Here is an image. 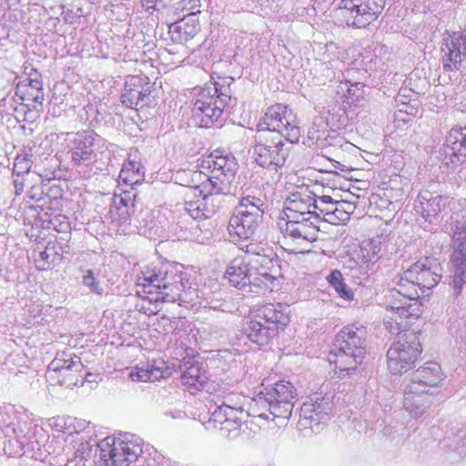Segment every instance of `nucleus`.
Returning <instances> with one entry per match:
<instances>
[{
	"mask_svg": "<svg viewBox=\"0 0 466 466\" xmlns=\"http://www.w3.org/2000/svg\"><path fill=\"white\" fill-rule=\"evenodd\" d=\"M441 266L434 258L426 257L412 264L390 290L394 301L387 307L389 318L400 325L399 319L419 317L421 314L419 290L423 295L434 288L441 280Z\"/></svg>",
	"mask_w": 466,
	"mask_h": 466,
	"instance_id": "obj_1",
	"label": "nucleus"
},
{
	"mask_svg": "<svg viewBox=\"0 0 466 466\" xmlns=\"http://www.w3.org/2000/svg\"><path fill=\"white\" fill-rule=\"evenodd\" d=\"M314 197L300 192L289 196L283 208L284 216L278 222L279 229L290 253H306L318 238V219L312 212Z\"/></svg>",
	"mask_w": 466,
	"mask_h": 466,
	"instance_id": "obj_2",
	"label": "nucleus"
},
{
	"mask_svg": "<svg viewBox=\"0 0 466 466\" xmlns=\"http://www.w3.org/2000/svg\"><path fill=\"white\" fill-rule=\"evenodd\" d=\"M207 167L210 169L208 183L203 184V195L200 198V207L194 217V224L185 227V231L195 235L199 229L198 219L208 218L215 215L221 206L220 195L231 193L232 184L236 177L238 163L232 156H224L218 152L211 153L204 160Z\"/></svg>",
	"mask_w": 466,
	"mask_h": 466,
	"instance_id": "obj_3",
	"label": "nucleus"
},
{
	"mask_svg": "<svg viewBox=\"0 0 466 466\" xmlns=\"http://www.w3.org/2000/svg\"><path fill=\"white\" fill-rule=\"evenodd\" d=\"M143 286L147 287L148 293L158 296L156 301L178 302L179 305L197 303L199 290L195 279L187 273L177 271L170 264L165 263L143 272Z\"/></svg>",
	"mask_w": 466,
	"mask_h": 466,
	"instance_id": "obj_4",
	"label": "nucleus"
},
{
	"mask_svg": "<svg viewBox=\"0 0 466 466\" xmlns=\"http://www.w3.org/2000/svg\"><path fill=\"white\" fill-rule=\"evenodd\" d=\"M234 79L223 77L219 81H210L199 90L192 108L193 122L199 127H210L218 124L223 109L231 100L230 88Z\"/></svg>",
	"mask_w": 466,
	"mask_h": 466,
	"instance_id": "obj_5",
	"label": "nucleus"
},
{
	"mask_svg": "<svg viewBox=\"0 0 466 466\" xmlns=\"http://www.w3.org/2000/svg\"><path fill=\"white\" fill-rule=\"evenodd\" d=\"M368 331L362 325L344 327L335 337L329 360L339 371L354 370L366 354Z\"/></svg>",
	"mask_w": 466,
	"mask_h": 466,
	"instance_id": "obj_6",
	"label": "nucleus"
},
{
	"mask_svg": "<svg viewBox=\"0 0 466 466\" xmlns=\"http://www.w3.org/2000/svg\"><path fill=\"white\" fill-rule=\"evenodd\" d=\"M289 322V315L284 306L268 303L258 310L255 319L247 323L244 330L251 342L262 346L275 338Z\"/></svg>",
	"mask_w": 466,
	"mask_h": 466,
	"instance_id": "obj_7",
	"label": "nucleus"
},
{
	"mask_svg": "<svg viewBox=\"0 0 466 466\" xmlns=\"http://www.w3.org/2000/svg\"><path fill=\"white\" fill-rule=\"evenodd\" d=\"M266 202L259 197H243L229 218L228 231L232 241L254 237L262 221Z\"/></svg>",
	"mask_w": 466,
	"mask_h": 466,
	"instance_id": "obj_8",
	"label": "nucleus"
},
{
	"mask_svg": "<svg viewBox=\"0 0 466 466\" xmlns=\"http://www.w3.org/2000/svg\"><path fill=\"white\" fill-rule=\"evenodd\" d=\"M419 333L400 330L387 351V367L391 374H402L410 370L421 353Z\"/></svg>",
	"mask_w": 466,
	"mask_h": 466,
	"instance_id": "obj_9",
	"label": "nucleus"
},
{
	"mask_svg": "<svg viewBox=\"0 0 466 466\" xmlns=\"http://www.w3.org/2000/svg\"><path fill=\"white\" fill-rule=\"evenodd\" d=\"M297 390L289 381L280 380L271 388L265 389L254 399L252 410L256 413L258 409H267L269 415L274 418L289 419L291 415L294 403L297 401Z\"/></svg>",
	"mask_w": 466,
	"mask_h": 466,
	"instance_id": "obj_10",
	"label": "nucleus"
},
{
	"mask_svg": "<svg viewBox=\"0 0 466 466\" xmlns=\"http://www.w3.org/2000/svg\"><path fill=\"white\" fill-rule=\"evenodd\" d=\"M258 126L261 128L258 131L279 133L290 144L298 143L301 137L296 114L291 107L281 103L268 107Z\"/></svg>",
	"mask_w": 466,
	"mask_h": 466,
	"instance_id": "obj_11",
	"label": "nucleus"
},
{
	"mask_svg": "<svg viewBox=\"0 0 466 466\" xmlns=\"http://www.w3.org/2000/svg\"><path fill=\"white\" fill-rule=\"evenodd\" d=\"M280 134L270 131H257L253 146V157L263 167H283L289 155Z\"/></svg>",
	"mask_w": 466,
	"mask_h": 466,
	"instance_id": "obj_12",
	"label": "nucleus"
},
{
	"mask_svg": "<svg viewBox=\"0 0 466 466\" xmlns=\"http://www.w3.org/2000/svg\"><path fill=\"white\" fill-rule=\"evenodd\" d=\"M84 365L81 359L68 352H62L50 362L47 368L48 379L66 388L82 383Z\"/></svg>",
	"mask_w": 466,
	"mask_h": 466,
	"instance_id": "obj_13",
	"label": "nucleus"
},
{
	"mask_svg": "<svg viewBox=\"0 0 466 466\" xmlns=\"http://www.w3.org/2000/svg\"><path fill=\"white\" fill-rule=\"evenodd\" d=\"M247 291L257 292L258 289L271 288L280 274L278 258L256 257L247 258Z\"/></svg>",
	"mask_w": 466,
	"mask_h": 466,
	"instance_id": "obj_14",
	"label": "nucleus"
},
{
	"mask_svg": "<svg viewBox=\"0 0 466 466\" xmlns=\"http://www.w3.org/2000/svg\"><path fill=\"white\" fill-rule=\"evenodd\" d=\"M454 251L451 257V286L452 295L457 298L466 282V230L456 225L452 236Z\"/></svg>",
	"mask_w": 466,
	"mask_h": 466,
	"instance_id": "obj_15",
	"label": "nucleus"
},
{
	"mask_svg": "<svg viewBox=\"0 0 466 466\" xmlns=\"http://www.w3.org/2000/svg\"><path fill=\"white\" fill-rule=\"evenodd\" d=\"M96 137L92 132L76 133L68 144V154L73 166L79 173L84 167L96 161L95 152Z\"/></svg>",
	"mask_w": 466,
	"mask_h": 466,
	"instance_id": "obj_16",
	"label": "nucleus"
},
{
	"mask_svg": "<svg viewBox=\"0 0 466 466\" xmlns=\"http://www.w3.org/2000/svg\"><path fill=\"white\" fill-rule=\"evenodd\" d=\"M333 404L329 396L314 394L300 408V422L312 430L329 420Z\"/></svg>",
	"mask_w": 466,
	"mask_h": 466,
	"instance_id": "obj_17",
	"label": "nucleus"
},
{
	"mask_svg": "<svg viewBox=\"0 0 466 466\" xmlns=\"http://www.w3.org/2000/svg\"><path fill=\"white\" fill-rule=\"evenodd\" d=\"M443 69L447 72L459 70L466 56V33L453 32L444 37L441 45Z\"/></svg>",
	"mask_w": 466,
	"mask_h": 466,
	"instance_id": "obj_18",
	"label": "nucleus"
},
{
	"mask_svg": "<svg viewBox=\"0 0 466 466\" xmlns=\"http://www.w3.org/2000/svg\"><path fill=\"white\" fill-rule=\"evenodd\" d=\"M432 396L433 391L429 389L409 382L404 388V408L414 417H420L432 404Z\"/></svg>",
	"mask_w": 466,
	"mask_h": 466,
	"instance_id": "obj_19",
	"label": "nucleus"
},
{
	"mask_svg": "<svg viewBox=\"0 0 466 466\" xmlns=\"http://www.w3.org/2000/svg\"><path fill=\"white\" fill-rule=\"evenodd\" d=\"M204 188L200 186L185 187L183 188L184 203L179 209L180 215L177 225L182 230L185 227L194 224V217L197 209L200 207V198L203 195Z\"/></svg>",
	"mask_w": 466,
	"mask_h": 466,
	"instance_id": "obj_20",
	"label": "nucleus"
},
{
	"mask_svg": "<svg viewBox=\"0 0 466 466\" xmlns=\"http://www.w3.org/2000/svg\"><path fill=\"white\" fill-rule=\"evenodd\" d=\"M444 378L441 365L436 361H428L412 373L410 383L431 390L439 386Z\"/></svg>",
	"mask_w": 466,
	"mask_h": 466,
	"instance_id": "obj_21",
	"label": "nucleus"
},
{
	"mask_svg": "<svg viewBox=\"0 0 466 466\" xmlns=\"http://www.w3.org/2000/svg\"><path fill=\"white\" fill-rule=\"evenodd\" d=\"M149 92L142 84V79L138 76H132L125 85L121 95L122 103L129 107H143L149 103Z\"/></svg>",
	"mask_w": 466,
	"mask_h": 466,
	"instance_id": "obj_22",
	"label": "nucleus"
},
{
	"mask_svg": "<svg viewBox=\"0 0 466 466\" xmlns=\"http://www.w3.org/2000/svg\"><path fill=\"white\" fill-rule=\"evenodd\" d=\"M385 5V0H362L357 6V15L350 21L348 19V25L357 28H362L373 22L379 14L381 13Z\"/></svg>",
	"mask_w": 466,
	"mask_h": 466,
	"instance_id": "obj_23",
	"label": "nucleus"
},
{
	"mask_svg": "<svg viewBox=\"0 0 466 466\" xmlns=\"http://www.w3.org/2000/svg\"><path fill=\"white\" fill-rule=\"evenodd\" d=\"M445 153L458 161L466 158V126L452 127L445 137Z\"/></svg>",
	"mask_w": 466,
	"mask_h": 466,
	"instance_id": "obj_24",
	"label": "nucleus"
},
{
	"mask_svg": "<svg viewBox=\"0 0 466 466\" xmlns=\"http://www.w3.org/2000/svg\"><path fill=\"white\" fill-rule=\"evenodd\" d=\"M199 23L189 15L169 25L171 39L179 44H184L192 39L199 31Z\"/></svg>",
	"mask_w": 466,
	"mask_h": 466,
	"instance_id": "obj_25",
	"label": "nucleus"
},
{
	"mask_svg": "<svg viewBox=\"0 0 466 466\" xmlns=\"http://www.w3.org/2000/svg\"><path fill=\"white\" fill-rule=\"evenodd\" d=\"M444 206L445 201L441 195L428 190L420 192L414 202L415 210L427 218L435 217Z\"/></svg>",
	"mask_w": 466,
	"mask_h": 466,
	"instance_id": "obj_26",
	"label": "nucleus"
},
{
	"mask_svg": "<svg viewBox=\"0 0 466 466\" xmlns=\"http://www.w3.org/2000/svg\"><path fill=\"white\" fill-rule=\"evenodd\" d=\"M247 258L238 256L233 258L226 270V278L231 286L246 290L247 289Z\"/></svg>",
	"mask_w": 466,
	"mask_h": 466,
	"instance_id": "obj_27",
	"label": "nucleus"
},
{
	"mask_svg": "<svg viewBox=\"0 0 466 466\" xmlns=\"http://www.w3.org/2000/svg\"><path fill=\"white\" fill-rule=\"evenodd\" d=\"M339 203L327 204L323 201H314L312 212L317 217L318 223L319 222L320 216H323V220L330 224H339L344 221L348 214L338 208Z\"/></svg>",
	"mask_w": 466,
	"mask_h": 466,
	"instance_id": "obj_28",
	"label": "nucleus"
},
{
	"mask_svg": "<svg viewBox=\"0 0 466 466\" xmlns=\"http://www.w3.org/2000/svg\"><path fill=\"white\" fill-rule=\"evenodd\" d=\"M214 408L212 410V406L209 408V411L211 413L210 419L214 422H218L223 426L225 429H229V426H232L234 430H238L240 427V422L243 418L244 412H230L229 410L225 408Z\"/></svg>",
	"mask_w": 466,
	"mask_h": 466,
	"instance_id": "obj_29",
	"label": "nucleus"
},
{
	"mask_svg": "<svg viewBox=\"0 0 466 466\" xmlns=\"http://www.w3.org/2000/svg\"><path fill=\"white\" fill-rule=\"evenodd\" d=\"M27 85H18L17 92L23 93L21 96L22 100L33 101L35 103L39 104L40 106L43 104L45 100V94L43 89V82L41 79H27Z\"/></svg>",
	"mask_w": 466,
	"mask_h": 466,
	"instance_id": "obj_30",
	"label": "nucleus"
},
{
	"mask_svg": "<svg viewBox=\"0 0 466 466\" xmlns=\"http://www.w3.org/2000/svg\"><path fill=\"white\" fill-rule=\"evenodd\" d=\"M382 238L380 236L362 242L360 252L364 263L373 265L382 257Z\"/></svg>",
	"mask_w": 466,
	"mask_h": 466,
	"instance_id": "obj_31",
	"label": "nucleus"
},
{
	"mask_svg": "<svg viewBox=\"0 0 466 466\" xmlns=\"http://www.w3.org/2000/svg\"><path fill=\"white\" fill-rule=\"evenodd\" d=\"M106 448L100 449V459L106 466H128V461L125 453L118 450L117 441H114L112 445L106 443Z\"/></svg>",
	"mask_w": 466,
	"mask_h": 466,
	"instance_id": "obj_32",
	"label": "nucleus"
},
{
	"mask_svg": "<svg viewBox=\"0 0 466 466\" xmlns=\"http://www.w3.org/2000/svg\"><path fill=\"white\" fill-rule=\"evenodd\" d=\"M160 368L144 369V367L138 368L136 373H130V377L133 380L138 381H156L162 378H165L169 374L168 369L166 363L159 360Z\"/></svg>",
	"mask_w": 466,
	"mask_h": 466,
	"instance_id": "obj_33",
	"label": "nucleus"
},
{
	"mask_svg": "<svg viewBox=\"0 0 466 466\" xmlns=\"http://www.w3.org/2000/svg\"><path fill=\"white\" fill-rule=\"evenodd\" d=\"M117 447L125 453L130 464L137 461L142 453L141 440L134 435L127 436L124 440H118Z\"/></svg>",
	"mask_w": 466,
	"mask_h": 466,
	"instance_id": "obj_34",
	"label": "nucleus"
},
{
	"mask_svg": "<svg viewBox=\"0 0 466 466\" xmlns=\"http://www.w3.org/2000/svg\"><path fill=\"white\" fill-rule=\"evenodd\" d=\"M142 165L134 160H128L123 165L119 173V179L127 185H136L143 179Z\"/></svg>",
	"mask_w": 466,
	"mask_h": 466,
	"instance_id": "obj_35",
	"label": "nucleus"
},
{
	"mask_svg": "<svg viewBox=\"0 0 466 466\" xmlns=\"http://www.w3.org/2000/svg\"><path fill=\"white\" fill-rule=\"evenodd\" d=\"M181 380L184 385L199 390L206 382L205 371L198 363L191 364L183 371Z\"/></svg>",
	"mask_w": 466,
	"mask_h": 466,
	"instance_id": "obj_36",
	"label": "nucleus"
},
{
	"mask_svg": "<svg viewBox=\"0 0 466 466\" xmlns=\"http://www.w3.org/2000/svg\"><path fill=\"white\" fill-rule=\"evenodd\" d=\"M329 283L334 288L340 298L347 300L353 299V293L351 289L344 282L342 274L339 270L331 271L327 277Z\"/></svg>",
	"mask_w": 466,
	"mask_h": 466,
	"instance_id": "obj_37",
	"label": "nucleus"
},
{
	"mask_svg": "<svg viewBox=\"0 0 466 466\" xmlns=\"http://www.w3.org/2000/svg\"><path fill=\"white\" fill-rule=\"evenodd\" d=\"M214 408H221L222 410L225 408L229 410L231 413L244 412L240 396L233 393L227 394L221 400L215 402L214 406H212V409Z\"/></svg>",
	"mask_w": 466,
	"mask_h": 466,
	"instance_id": "obj_38",
	"label": "nucleus"
},
{
	"mask_svg": "<svg viewBox=\"0 0 466 466\" xmlns=\"http://www.w3.org/2000/svg\"><path fill=\"white\" fill-rule=\"evenodd\" d=\"M243 257L250 259H255L256 257L277 258L272 250L262 248L256 243H249L246 246V254Z\"/></svg>",
	"mask_w": 466,
	"mask_h": 466,
	"instance_id": "obj_39",
	"label": "nucleus"
},
{
	"mask_svg": "<svg viewBox=\"0 0 466 466\" xmlns=\"http://www.w3.org/2000/svg\"><path fill=\"white\" fill-rule=\"evenodd\" d=\"M31 159L27 155H18L14 162L13 175L21 177L29 173L31 169Z\"/></svg>",
	"mask_w": 466,
	"mask_h": 466,
	"instance_id": "obj_40",
	"label": "nucleus"
},
{
	"mask_svg": "<svg viewBox=\"0 0 466 466\" xmlns=\"http://www.w3.org/2000/svg\"><path fill=\"white\" fill-rule=\"evenodd\" d=\"M135 212V208L126 207H112L110 213L115 220L119 221L120 224H127L130 221L132 214Z\"/></svg>",
	"mask_w": 466,
	"mask_h": 466,
	"instance_id": "obj_41",
	"label": "nucleus"
},
{
	"mask_svg": "<svg viewBox=\"0 0 466 466\" xmlns=\"http://www.w3.org/2000/svg\"><path fill=\"white\" fill-rule=\"evenodd\" d=\"M357 6H359V3L356 0H341L339 3V9L345 14L343 15L346 17V22L348 23V19L350 21L353 20V17L357 15Z\"/></svg>",
	"mask_w": 466,
	"mask_h": 466,
	"instance_id": "obj_42",
	"label": "nucleus"
},
{
	"mask_svg": "<svg viewBox=\"0 0 466 466\" xmlns=\"http://www.w3.org/2000/svg\"><path fill=\"white\" fill-rule=\"evenodd\" d=\"M83 284L89 288L93 292L98 295L103 294V289L100 287L99 282L96 281L93 270H86V273L83 276Z\"/></svg>",
	"mask_w": 466,
	"mask_h": 466,
	"instance_id": "obj_43",
	"label": "nucleus"
},
{
	"mask_svg": "<svg viewBox=\"0 0 466 466\" xmlns=\"http://www.w3.org/2000/svg\"><path fill=\"white\" fill-rule=\"evenodd\" d=\"M135 194H131V192L124 191L118 196H115L113 206L114 207H129V208H135L134 200H135Z\"/></svg>",
	"mask_w": 466,
	"mask_h": 466,
	"instance_id": "obj_44",
	"label": "nucleus"
},
{
	"mask_svg": "<svg viewBox=\"0 0 466 466\" xmlns=\"http://www.w3.org/2000/svg\"><path fill=\"white\" fill-rule=\"evenodd\" d=\"M199 305H203L204 308H209L212 309H219L221 304L218 299H209L208 298H205L202 301L198 302Z\"/></svg>",
	"mask_w": 466,
	"mask_h": 466,
	"instance_id": "obj_45",
	"label": "nucleus"
},
{
	"mask_svg": "<svg viewBox=\"0 0 466 466\" xmlns=\"http://www.w3.org/2000/svg\"><path fill=\"white\" fill-rule=\"evenodd\" d=\"M15 188V195H20L24 191V179L21 177H16L14 181Z\"/></svg>",
	"mask_w": 466,
	"mask_h": 466,
	"instance_id": "obj_46",
	"label": "nucleus"
},
{
	"mask_svg": "<svg viewBox=\"0 0 466 466\" xmlns=\"http://www.w3.org/2000/svg\"><path fill=\"white\" fill-rule=\"evenodd\" d=\"M141 4L143 8L149 13H152L154 10H156V6L154 5L155 0H141Z\"/></svg>",
	"mask_w": 466,
	"mask_h": 466,
	"instance_id": "obj_47",
	"label": "nucleus"
},
{
	"mask_svg": "<svg viewBox=\"0 0 466 466\" xmlns=\"http://www.w3.org/2000/svg\"><path fill=\"white\" fill-rule=\"evenodd\" d=\"M39 258L40 259H36V262L43 261V265H39V266H37V268H41V269H45L46 268V260L48 258V254L46 251H42V252L39 253Z\"/></svg>",
	"mask_w": 466,
	"mask_h": 466,
	"instance_id": "obj_48",
	"label": "nucleus"
},
{
	"mask_svg": "<svg viewBox=\"0 0 466 466\" xmlns=\"http://www.w3.org/2000/svg\"><path fill=\"white\" fill-rule=\"evenodd\" d=\"M172 0H155L156 10L159 11L171 3Z\"/></svg>",
	"mask_w": 466,
	"mask_h": 466,
	"instance_id": "obj_49",
	"label": "nucleus"
},
{
	"mask_svg": "<svg viewBox=\"0 0 466 466\" xmlns=\"http://www.w3.org/2000/svg\"><path fill=\"white\" fill-rule=\"evenodd\" d=\"M314 201H323L327 204L338 203L337 201H334L330 196H321L318 197L317 198L314 197Z\"/></svg>",
	"mask_w": 466,
	"mask_h": 466,
	"instance_id": "obj_50",
	"label": "nucleus"
},
{
	"mask_svg": "<svg viewBox=\"0 0 466 466\" xmlns=\"http://www.w3.org/2000/svg\"><path fill=\"white\" fill-rule=\"evenodd\" d=\"M199 0H188L187 5H189L187 9L191 10V14L193 16L195 12L193 11L196 7L199 6Z\"/></svg>",
	"mask_w": 466,
	"mask_h": 466,
	"instance_id": "obj_51",
	"label": "nucleus"
},
{
	"mask_svg": "<svg viewBox=\"0 0 466 466\" xmlns=\"http://www.w3.org/2000/svg\"><path fill=\"white\" fill-rule=\"evenodd\" d=\"M83 379H82V383H80V385H83L84 381H89V382H92L95 380V376L94 374L90 373V372H85V370L83 371Z\"/></svg>",
	"mask_w": 466,
	"mask_h": 466,
	"instance_id": "obj_52",
	"label": "nucleus"
},
{
	"mask_svg": "<svg viewBox=\"0 0 466 466\" xmlns=\"http://www.w3.org/2000/svg\"><path fill=\"white\" fill-rule=\"evenodd\" d=\"M360 85V83H356L354 85H352L350 87L348 88V93L350 96H356L357 97L360 96V95H357L356 94V91L358 89V86Z\"/></svg>",
	"mask_w": 466,
	"mask_h": 466,
	"instance_id": "obj_53",
	"label": "nucleus"
},
{
	"mask_svg": "<svg viewBox=\"0 0 466 466\" xmlns=\"http://www.w3.org/2000/svg\"><path fill=\"white\" fill-rule=\"evenodd\" d=\"M153 368H160L159 361L154 360L151 364H147L145 369H153Z\"/></svg>",
	"mask_w": 466,
	"mask_h": 466,
	"instance_id": "obj_54",
	"label": "nucleus"
},
{
	"mask_svg": "<svg viewBox=\"0 0 466 466\" xmlns=\"http://www.w3.org/2000/svg\"><path fill=\"white\" fill-rule=\"evenodd\" d=\"M254 416H258L259 418H263V419L268 420V414H267L265 412L257 413Z\"/></svg>",
	"mask_w": 466,
	"mask_h": 466,
	"instance_id": "obj_55",
	"label": "nucleus"
},
{
	"mask_svg": "<svg viewBox=\"0 0 466 466\" xmlns=\"http://www.w3.org/2000/svg\"><path fill=\"white\" fill-rule=\"evenodd\" d=\"M142 215H143V212H141V213L138 215V217H137V220H138V223H139V228L147 227V223H144V224L142 225V222L139 220V218H140V217H142ZM137 227L138 228V226H137Z\"/></svg>",
	"mask_w": 466,
	"mask_h": 466,
	"instance_id": "obj_56",
	"label": "nucleus"
},
{
	"mask_svg": "<svg viewBox=\"0 0 466 466\" xmlns=\"http://www.w3.org/2000/svg\"><path fill=\"white\" fill-rule=\"evenodd\" d=\"M194 175H195V176H198V177H199V176L201 175V173L195 172V173H194Z\"/></svg>",
	"mask_w": 466,
	"mask_h": 466,
	"instance_id": "obj_57",
	"label": "nucleus"
},
{
	"mask_svg": "<svg viewBox=\"0 0 466 466\" xmlns=\"http://www.w3.org/2000/svg\"><path fill=\"white\" fill-rule=\"evenodd\" d=\"M84 177H90V174H87V175L84 174Z\"/></svg>",
	"mask_w": 466,
	"mask_h": 466,
	"instance_id": "obj_58",
	"label": "nucleus"
}]
</instances>
